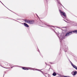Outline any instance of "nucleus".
<instances>
[{
  "label": "nucleus",
  "instance_id": "nucleus-1",
  "mask_svg": "<svg viewBox=\"0 0 77 77\" xmlns=\"http://www.w3.org/2000/svg\"><path fill=\"white\" fill-rule=\"evenodd\" d=\"M24 21L26 22V23H28L30 24H32L34 23V20H25Z\"/></svg>",
  "mask_w": 77,
  "mask_h": 77
},
{
  "label": "nucleus",
  "instance_id": "nucleus-2",
  "mask_svg": "<svg viewBox=\"0 0 77 77\" xmlns=\"http://www.w3.org/2000/svg\"><path fill=\"white\" fill-rule=\"evenodd\" d=\"M59 11L60 13V15H61V17H62V15H63V16H64V17H66V14H65V13L63 12L60 10H59Z\"/></svg>",
  "mask_w": 77,
  "mask_h": 77
},
{
  "label": "nucleus",
  "instance_id": "nucleus-3",
  "mask_svg": "<svg viewBox=\"0 0 77 77\" xmlns=\"http://www.w3.org/2000/svg\"><path fill=\"white\" fill-rule=\"evenodd\" d=\"M70 61L72 66H73V68H75V69L77 70V66H76L75 65H74V64H73V63L72 62H71V61Z\"/></svg>",
  "mask_w": 77,
  "mask_h": 77
},
{
  "label": "nucleus",
  "instance_id": "nucleus-4",
  "mask_svg": "<svg viewBox=\"0 0 77 77\" xmlns=\"http://www.w3.org/2000/svg\"><path fill=\"white\" fill-rule=\"evenodd\" d=\"M71 33L72 32H71L70 31L69 32H68L66 33V34L65 35V36H69V35H71L72 34Z\"/></svg>",
  "mask_w": 77,
  "mask_h": 77
},
{
  "label": "nucleus",
  "instance_id": "nucleus-5",
  "mask_svg": "<svg viewBox=\"0 0 77 77\" xmlns=\"http://www.w3.org/2000/svg\"><path fill=\"white\" fill-rule=\"evenodd\" d=\"M71 74L73 75H75L77 74V71L74 72V71H73L72 72Z\"/></svg>",
  "mask_w": 77,
  "mask_h": 77
},
{
  "label": "nucleus",
  "instance_id": "nucleus-6",
  "mask_svg": "<svg viewBox=\"0 0 77 77\" xmlns=\"http://www.w3.org/2000/svg\"><path fill=\"white\" fill-rule=\"evenodd\" d=\"M41 24H42V25H46V26H50L48 25V24H47V23L44 22H41Z\"/></svg>",
  "mask_w": 77,
  "mask_h": 77
},
{
  "label": "nucleus",
  "instance_id": "nucleus-7",
  "mask_svg": "<svg viewBox=\"0 0 77 77\" xmlns=\"http://www.w3.org/2000/svg\"><path fill=\"white\" fill-rule=\"evenodd\" d=\"M70 32H72V33H77V30L71 31Z\"/></svg>",
  "mask_w": 77,
  "mask_h": 77
},
{
  "label": "nucleus",
  "instance_id": "nucleus-8",
  "mask_svg": "<svg viewBox=\"0 0 77 77\" xmlns=\"http://www.w3.org/2000/svg\"><path fill=\"white\" fill-rule=\"evenodd\" d=\"M58 37L60 39V42H61L62 41L63 39L64 38L63 37H62L61 36L60 38H59V37Z\"/></svg>",
  "mask_w": 77,
  "mask_h": 77
},
{
  "label": "nucleus",
  "instance_id": "nucleus-9",
  "mask_svg": "<svg viewBox=\"0 0 77 77\" xmlns=\"http://www.w3.org/2000/svg\"><path fill=\"white\" fill-rule=\"evenodd\" d=\"M23 24L25 27H29V25H28L27 24L24 23Z\"/></svg>",
  "mask_w": 77,
  "mask_h": 77
},
{
  "label": "nucleus",
  "instance_id": "nucleus-10",
  "mask_svg": "<svg viewBox=\"0 0 77 77\" xmlns=\"http://www.w3.org/2000/svg\"><path fill=\"white\" fill-rule=\"evenodd\" d=\"M32 69V70H35L36 71H40V72H42V71H41V70H39L37 69Z\"/></svg>",
  "mask_w": 77,
  "mask_h": 77
},
{
  "label": "nucleus",
  "instance_id": "nucleus-11",
  "mask_svg": "<svg viewBox=\"0 0 77 77\" xmlns=\"http://www.w3.org/2000/svg\"><path fill=\"white\" fill-rule=\"evenodd\" d=\"M52 75H53V76H56V73L54 72L53 73Z\"/></svg>",
  "mask_w": 77,
  "mask_h": 77
},
{
  "label": "nucleus",
  "instance_id": "nucleus-12",
  "mask_svg": "<svg viewBox=\"0 0 77 77\" xmlns=\"http://www.w3.org/2000/svg\"><path fill=\"white\" fill-rule=\"evenodd\" d=\"M22 68L23 69H24V70H26V67H23Z\"/></svg>",
  "mask_w": 77,
  "mask_h": 77
},
{
  "label": "nucleus",
  "instance_id": "nucleus-13",
  "mask_svg": "<svg viewBox=\"0 0 77 77\" xmlns=\"http://www.w3.org/2000/svg\"><path fill=\"white\" fill-rule=\"evenodd\" d=\"M58 3H59V4H60V5H61V6H63V5H62V4H61V3H60V2H58ZM64 8V7H63Z\"/></svg>",
  "mask_w": 77,
  "mask_h": 77
},
{
  "label": "nucleus",
  "instance_id": "nucleus-14",
  "mask_svg": "<svg viewBox=\"0 0 77 77\" xmlns=\"http://www.w3.org/2000/svg\"><path fill=\"white\" fill-rule=\"evenodd\" d=\"M57 2H58L57 3H58L60 2V1H59V0H57Z\"/></svg>",
  "mask_w": 77,
  "mask_h": 77
},
{
  "label": "nucleus",
  "instance_id": "nucleus-15",
  "mask_svg": "<svg viewBox=\"0 0 77 77\" xmlns=\"http://www.w3.org/2000/svg\"><path fill=\"white\" fill-rule=\"evenodd\" d=\"M3 68H6V69H8V68H5V67H3Z\"/></svg>",
  "mask_w": 77,
  "mask_h": 77
},
{
  "label": "nucleus",
  "instance_id": "nucleus-16",
  "mask_svg": "<svg viewBox=\"0 0 77 77\" xmlns=\"http://www.w3.org/2000/svg\"><path fill=\"white\" fill-rule=\"evenodd\" d=\"M0 2L2 4H3L4 5V6H5V5H4V4H3V3H2V2L0 1Z\"/></svg>",
  "mask_w": 77,
  "mask_h": 77
},
{
  "label": "nucleus",
  "instance_id": "nucleus-17",
  "mask_svg": "<svg viewBox=\"0 0 77 77\" xmlns=\"http://www.w3.org/2000/svg\"><path fill=\"white\" fill-rule=\"evenodd\" d=\"M27 69V70H28L29 69Z\"/></svg>",
  "mask_w": 77,
  "mask_h": 77
},
{
  "label": "nucleus",
  "instance_id": "nucleus-18",
  "mask_svg": "<svg viewBox=\"0 0 77 77\" xmlns=\"http://www.w3.org/2000/svg\"><path fill=\"white\" fill-rule=\"evenodd\" d=\"M66 50H68V49L67 48L66 49Z\"/></svg>",
  "mask_w": 77,
  "mask_h": 77
},
{
  "label": "nucleus",
  "instance_id": "nucleus-19",
  "mask_svg": "<svg viewBox=\"0 0 77 77\" xmlns=\"http://www.w3.org/2000/svg\"><path fill=\"white\" fill-rule=\"evenodd\" d=\"M21 24H24L23 23H21Z\"/></svg>",
  "mask_w": 77,
  "mask_h": 77
},
{
  "label": "nucleus",
  "instance_id": "nucleus-20",
  "mask_svg": "<svg viewBox=\"0 0 77 77\" xmlns=\"http://www.w3.org/2000/svg\"><path fill=\"white\" fill-rule=\"evenodd\" d=\"M53 28H54V26H53Z\"/></svg>",
  "mask_w": 77,
  "mask_h": 77
},
{
  "label": "nucleus",
  "instance_id": "nucleus-21",
  "mask_svg": "<svg viewBox=\"0 0 77 77\" xmlns=\"http://www.w3.org/2000/svg\"><path fill=\"white\" fill-rule=\"evenodd\" d=\"M64 21H66H66H65V20H64Z\"/></svg>",
  "mask_w": 77,
  "mask_h": 77
},
{
  "label": "nucleus",
  "instance_id": "nucleus-22",
  "mask_svg": "<svg viewBox=\"0 0 77 77\" xmlns=\"http://www.w3.org/2000/svg\"><path fill=\"white\" fill-rule=\"evenodd\" d=\"M37 17H38V15H37Z\"/></svg>",
  "mask_w": 77,
  "mask_h": 77
},
{
  "label": "nucleus",
  "instance_id": "nucleus-23",
  "mask_svg": "<svg viewBox=\"0 0 77 77\" xmlns=\"http://www.w3.org/2000/svg\"><path fill=\"white\" fill-rule=\"evenodd\" d=\"M62 28H64V27H63Z\"/></svg>",
  "mask_w": 77,
  "mask_h": 77
},
{
  "label": "nucleus",
  "instance_id": "nucleus-24",
  "mask_svg": "<svg viewBox=\"0 0 77 77\" xmlns=\"http://www.w3.org/2000/svg\"><path fill=\"white\" fill-rule=\"evenodd\" d=\"M58 28H59H59L58 27H57Z\"/></svg>",
  "mask_w": 77,
  "mask_h": 77
},
{
  "label": "nucleus",
  "instance_id": "nucleus-25",
  "mask_svg": "<svg viewBox=\"0 0 77 77\" xmlns=\"http://www.w3.org/2000/svg\"><path fill=\"white\" fill-rule=\"evenodd\" d=\"M62 17H63V18H64L63 17V16H62Z\"/></svg>",
  "mask_w": 77,
  "mask_h": 77
},
{
  "label": "nucleus",
  "instance_id": "nucleus-26",
  "mask_svg": "<svg viewBox=\"0 0 77 77\" xmlns=\"http://www.w3.org/2000/svg\"><path fill=\"white\" fill-rule=\"evenodd\" d=\"M62 17H63V18H64L63 17V16H62Z\"/></svg>",
  "mask_w": 77,
  "mask_h": 77
},
{
  "label": "nucleus",
  "instance_id": "nucleus-27",
  "mask_svg": "<svg viewBox=\"0 0 77 77\" xmlns=\"http://www.w3.org/2000/svg\"><path fill=\"white\" fill-rule=\"evenodd\" d=\"M62 17H63V18H64L63 17V16H62Z\"/></svg>",
  "mask_w": 77,
  "mask_h": 77
},
{
  "label": "nucleus",
  "instance_id": "nucleus-28",
  "mask_svg": "<svg viewBox=\"0 0 77 77\" xmlns=\"http://www.w3.org/2000/svg\"><path fill=\"white\" fill-rule=\"evenodd\" d=\"M7 65H8V64H7Z\"/></svg>",
  "mask_w": 77,
  "mask_h": 77
}]
</instances>
